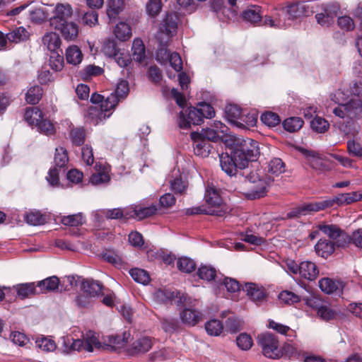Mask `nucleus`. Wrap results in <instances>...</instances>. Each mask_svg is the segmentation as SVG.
Returning a JSON list of instances; mask_svg holds the SVG:
<instances>
[{
  "mask_svg": "<svg viewBox=\"0 0 362 362\" xmlns=\"http://www.w3.org/2000/svg\"><path fill=\"white\" fill-rule=\"evenodd\" d=\"M185 308L180 313V317L182 323L189 326L194 327L198 322L202 320L203 314L198 310L187 307L185 305Z\"/></svg>",
  "mask_w": 362,
  "mask_h": 362,
  "instance_id": "14",
  "label": "nucleus"
},
{
  "mask_svg": "<svg viewBox=\"0 0 362 362\" xmlns=\"http://www.w3.org/2000/svg\"><path fill=\"white\" fill-rule=\"evenodd\" d=\"M28 37V32L23 27L17 28L6 35L7 40L16 43L25 40Z\"/></svg>",
  "mask_w": 362,
  "mask_h": 362,
  "instance_id": "42",
  "label": "nucleus"
},
{
  "mask_svg": "<svg viewBox=\"0 0 362 362\" xmlns=\"http://www.w3.org/2000/svg\"><path fill=\"white\" fill-rule=\"evenodd\" d=\"M29 13L30 20L36 23H42L47 18V15L41 7H31Z\"/></svg>",
  "mask_w": 362,
  "mask_h": 362,
  "instance_id": "60",
  "label": "nucleus"
},
{
  "mask_svg": "<svg viewBox=\"0 0 362 362\" xmlns=\"http://www.w3.org/2000/svg\"><path fill=\"white\" fill-rule=\"evenodd\" d=\"M27 223L33 226L42 225L46 223V216L38 211H30L24 216Z\"/></svg>",
  "mask_w": 362,
  "mask_h": 362,
  "instance_id": "38",
  "label": "nucleus"
},
{
  "mask_svg": "<svg viewBox=\"0 0 362 362\" xmlns=\"http://www.w3.org/2000/svg\"><path fill=\"white\" fill-rule=\"evenodd\" d=\"M305 5L303 3L293 4L281 9L279 17L287 18L289 21L307 15Z\"/></svg>",
  "mask_w": 362,
  "mask_h": 362,
  "instance_id": "17",
  "label": "nucleus"
},
{
  "mask_svg": "<svg viewBox=\"0 0 362 362\" xmlns=\"http://www.w3.org/2000/svg\"><path fill=\"white\" fill-rule=\"evenodd\" d=\"M197 274L200 279L209 281L214 279L216 271L211 266L202 265L199 268Z\"/></svg>",
  "mask_w": 362,
  "mask_h": 362,
  "instance_id": "56",
  "label": "nucleus"
},
{
  "mask_svg": "<svg viewBox=\"0 0 362 362\" xmlns=\"http://www.w3.org/2000/svg\"><path fill=\"white\" fill-rule=\"evenodd\" d=\"M317 228L329 238L335 240L341 235V230L336 225L320 223Z\"/></svg>",
  "mask_w": 362,
  "mask_h": 362,
  "instance_id": "37",
  "label": "nucleus"
},
{
  "mask_svg": "<svg viewBox=\"0 0 362 362\" xmlns=\"http://www.w3.org/2000/svg\"><path fill=\"white\" fill-rule=\"evenodd\" d=\"M35 344L44 352H52L57 347L56 342L50 337L40 336L36 339Z\"/></svg>",
  "mask_w": 362,
  "mask_h": 362,
  "instance_id": "31",
  "label": "nucleus"
},
{
  "mask_svg": "<svg viewBox=\"0 0 362 362\" xmlns=\"http://www.w3.org/2000/svg\"><path fill=\"white\" fill-rule=\"evenodd\" d=\"M133 349L137 353H145L152 346V341L149 337H142L135 341L132 344Z\"/></svg>",
  "mask_w": 362,
  "mask_h": 362,
  "instance_id": "51",
  "label": "nucleus"
},
{
  "mask_svg": "<svg viewBox=\"0 0 362 362\" xmlns=\"http://www.w3.org/2000/svg\"><path fill=\"white\" fill-rule=\"evenodd\" d=\"M177 16L174 13H168L162 20L157 34L158 40L168 42L169 39L173 36L177 28Z\"/></svg>",
  "mask_w": 362,
  "mask_h": 362,
  "instance_id": "8",
  "label": "nucleus"
},
{
  "mask_svg": "<svg viewBox=\"0 0 362 362\" xmlns=\"http://www.w3.org/2000/svg\"><path fill=\"white\" fill-rule=\"evenodd\" d=\"M199 136L203 139L207 141H216L219 139L223 140V135L218 134V132H216L215 129L208 127L199 133Z\"/></svg>",
  "mask_w": 362,
  "mask_h": 362,
  "instance_id": "61",
  "label": "nucleus"
},
{
  "mask_svg": "<svg viewBox=\"0 0 362 362\" xmlns=\"http://www.w3.org/2000/svg\"><path fill=\"white\" fill-rule=\"evenodd\" d=\"M203 121L197 107H189L182 110L178 117V125L182 129H188L192 124L198 125Z\"/></svg>",
  "mask_w": 362,
  "mask_h": 362,
  "instance_id": "9",
  "label": "nucleus"
},
{
  "mask_svg": "<svg viewBox=\"0 0 362 362\" xmlns=\"http://www.w3.org/2000/svg\"><path fill=\"white\" fill-rule=\"evenodd\" d=\"M129 274L132 279L137 283L146 285L150 281L148 273L141 269L134 268L129 271Z\"/></svg>",
  "mask_w": 362,
  "mask_h": 362,
  "instance_id": "45",
  "label": "nucleus"
},
{
  "mask_svg": "<svg viewBox=\"0 0 362 362\" xmlns=\"http://www.w3.org/2000/svg\"><path fill=\"white\" fill-rule=\"evenodd\" d=\"M103 69L98 66L92 64L87 65L81 71L80 75L84 80H88L92 76H96L102 74Z\"/></svg>",
  "mask_w": 362,
  "mask_h": 362,
  "instance_id": "49",
  "label": "nucleus"
},
{
  "mask_svg": "<svg viewBox=\"0 0 362 362\" xmlns=\"http://www.w3.org/2000/svg\"><path fill=\"white\" fill-rule=\"evenodd\" d=\"M35 283H26L16 285L15 289L18 296L21 298L30 297L32 295L38 294Z\"/></svg>",
  "mask_w": 362,
  "mask_h": 362,
  "instance_id": "32",
  "label": "nucleus"
},
{
  "mask_svg": "<svg viewBox=\"0 0 362 362\" xmlns=\"http://www.w3.org/2000/svg\"><path fill=\"white\" fill-rule=\"evenodd\" d=\"M318 274L319 270L314 262L305 261L300 264V276L305 279L313 281Z\"/></svg>",
  "mask_w": 362,
  "mask_h": 362,
  "instance_id": "22",
  "label": "nucleus"
},
{
  "mask_svg": "<svg viewBox=\"0 0 362 362\" xmlns=\"http://www.w3.org/2000/svg\"><path fill=\"white\" fill-rule=\"evenodd\" d=\"M329 126L328 122L320 117H315L310 122L312 129L318 133L325 132L328 129Z\"/></svg>",
  "mask_w": 362,
  "mask_h": 362,
  "instance_id": "59",
  "label": "nucleus"
},
{
  "mask_svg": "<svg viewBox=\"0 0 362 362\" xmlns=\"http://www.w3.org/2000/svg\"><path fill=\"white\" fill-rule=\"evenodd\" d=\"M43 45L50 51H54L60 46L61 41L59 35L55 33H48L42 37Z\"/></svg>",
  "mask_w": 362,
  "mask_h": 362,
  "instance_id": "36",
  "label": "nucleus"
},
{
  "mask_svg": "<svg viewBox=\"0 0 362 362\" xmlns=\"http://www.w3.org/2000/svg\"><path fill=\"white\" fill-rule=\"evenodd\" d=\"M128 211V207L124 209H103L96 212V216H104L107 219H117L121 218H129L126 213Z\"/></svg>",
  "mask_w": 362,
  "mask_h": 362,
  "instance_id": "30",
  "label": "nucleus"
},
{
  "mask_svg": "<svg viewBox=\"0 0 362 362\" xmlns=\"http://www.w3.org/2000/svg\"><path fill=\"white\" fill-rule=\"evenodd\" d=\"M333 113L346 120V127L349 131H355L357 122L362 119V100L351 99L334 108Z\"/></svg>",
  "mask_w": 362,
  "mask_h": 362,
  "instance_id": "3",
  "label": "nucleus"
},
{
  "mask_svg": "<svg viewBox=\"0 0 362 362\" xmlns=\"http://www.w3.org/2000/svg\"><path fill=\"white\" fill-rule=\"evenodd\" d=\"M236 344L241 350L247 351L252 346L253 340L250 334L241 333L236 338Z\"/></svg>",
  "mask_w": 362,
  "mask_h": 362,
  "instance_id": "54",
  "label": "nucleus"
},
{
  "mask_svg": "<svg viewBox=\"0 0 362 362\" xmlns=\"http://www.w3.org/2000/svg\"><path fill=\"white\" fill-rule=\"evenodd\" d=\"M24 117L30 125L35 127H37L43 119L42 112L37 107L27 108Z\"/></svg>",
  "mask_w": 362,
  "mask_h": 362,
  "instance_id": "27",
  "label": "nucleus"
},
{
  "mask_svg": "<svg viewBox=\"0 0 362 362\" xmlns=\"http://www.w3.org/2000/svg\"><path fill=\"white\" fill-rule=\"evenodd\" d=\"M61 222L64 226L77 227L85 223V218L82 213H78L73 215L63 216L61 219Z\"/></svg>",
  "mask_w": 362,
  "mask_h": 362,
  "instance_id": "41",
  "label": "nucleus"
},
{
  "mask_svg": "<svg viewBox=\"0 0 362 362\" xmlns=\"http://www.w3.org/2000/svg\"><path fill=\"white\" fill-rule=\"evenodd\" d=\"M284 129L289 132L298 131L303 125V121L300 117H290L283 123Z\"/></svg>",
  "mask_w": 362,
  "mask_h": 362,
  "instance_id": "52",
  "label": "nucleus"
},
{
  "mask_svg": "<svg viewBox=\"0 0 362 362\" xmlns=\"http://www.w3.org/2000/svg\"><path fill=\"white\" fill-rule=\"evenodd\" d=\"M95 172L89 178L93 185L107 184L110 180V168L108 165L98 162L94 166Z\"/></svg>",
  "mask_w": 362,
  "mask_h": 362,
  "instance_id": "11",
  "label": "nucleus"
},
{
  "mask_svg": "<svg viewBox=\"0 0 362 362\" xmlns=\"http://www.w3.org/2000/svg\"><path fill=\"white\" fill-rule=\"evenodd\" d=\"M245 177V190L243 192L250 199H259L264 197L269 189L272 180L259 170H250L244 175Z\"/></svg>",
  "mask_w": 362,
  "mask_h": 362,
  "instance_id": "2",
  "label": "nucleus"
},
{
  "mask_svg": "<svg viewBox=\"0 0 362 362\" xmlns=\"http://www.w3.org/2000/svg\"><path fill=\"white\" fill-rule=\"evenodd\" d=\"M239 121L238 127L249 128L255 127L257 122V115L255 112L246 114L243 112Z\"/></svg>",
  "mask_w": 362,
  "mask_h": 362,
  "instance_id": "43",
  "label": "nucleus"
},
{
  "mask_svg": "<svg viewBox=\"0 0 362 362\" xmlns=\"http://www.w3.org/2000/svg\"><path fill=\"white\" fill-rule=\"evenodd\" d=\"M244 290L247 296L256 304L267 301V293L262 286L253 283H247Z\"/></svg>",
  "mask_w": 362,
  "mask_h": 362,
  "instance_id": "15",
  "label": "nucleus"
},
{
  "mask_svg": "<svg viewBox=\"0 0 362 362\" xmlns=\"http://www.w3.org/2000/svg\"><path fill=\"white\" fill-rule=\"evenodd\" d=\"M83 350L92 352L94 349H100L103 347L102 343L99 341L96 334L93 332H88L83 336Z\"/></svg>",
  "mask_w": 362,
  "mask_h": 362,
  "instance_id": "24",
  "label": "nucleus"
},
{
  "mask_svg": "<svg viewBox=\"0 0 362 362\" xmlns=\"http://www.w3.org/2000/svg\"><path fill=\"white\" fill-rule=\"evenodd\" d=\"M347 151L351 156L362 157V146L359 142L355 140L347 141Z\"/></svg>",
  "mask_w": 362,
  "mask_h": 362,
  "instance_id": "64",
  "label": "nucleus"
},
{
  "mask_svg": "<svg viewBox=\"0 0 362 362\" xmlns=\"http://www.w3.org/2000/svg\"><path fill=\"white\" fill-rule=\"evenodd\" d=\"M119 101V99L117 98V96L114 93H111L105 99H103L100 110L97 107H90L88 112L90 122L97 125L109 117L110 114L107 115L106 112L113 110Z\"/></svg>",
  "mask_w": 362,
  "mask_h": 362,
  "instance_id": "6",
  "label": "nucleus"
},
{
  "mask_svg": "<svg viewBox=\"0 0 362 362\" xmlns=\"http://www.w3.org/2000/svg\"><path fill=\"white\" fill-rule=\"evenodd\" d=\"M205 329L211 336H219L223 329V324L218 320H211L205 324Z\"/></svg>",
  "mask_w": 362,
  "mask_h": 362,
  "instance_id": "48",
  "label": "nucleus"
},
{
  "mask_svg": "<svg viewBox=\"0 0 362 362\" xmlns=\"http://www.w3.org/2000/svg\"><path fill=\"white\" fill-rule=\"evenodd\" d=\"M69 160L68 154L63 147L56 148L54 153L55 165L61 168L66 165Z\"/></svg>",
  "mask_w": 362,
  "mask_h": 362,
  "instance_id": "57",
  "label": "nucleus"
},
{
  "mask_svg": "<svg viewBox=\"0 0 362 362\" xmlns=\"http://www.w3.org/2000/svg\"><path fill=\"white\" fill-rule=\"evenodd\" d=\"M81 288L85 293L93 297L99 295L102 291L101 284L98 281L88 279L82 281Z\"/></svg>",
  "mask_w": 362,
  "mask_h": 362,
  "instance_id": "34",
  "label": "nucleus"
},
{
  "mask_svg": "<svg viewBox=\"0 0 362 362\" xmlns=\"http://www.w3.org/2000/svg\"><path fill=\"white\" fill-rule=\"evenodd\" d=\"M42 95V89L39 86L30 87L26 93L25 100L30 104H37Z\"/></svg>",
  "mask_w": 362,
  "mask_h": 362,
  "instance_id": "46",
  "label": "nucleus"
},
{
  "mask_svg": "<svg viewBox=\"0 0 362 362\" xmlns=\"http://www.w3.org/2000/svg\"><path fill=\"white\" fill-rule=\"evenodd\" d=\"M317 314L322 319L330 320L337 316V312L329 306L323 305L318 308Z\"/></svg>",
  "mask_w": 362,
  "mask_h": 362,
  "instance_id": "62",
  "label": "nucleus"
},
{
  "mask_svg": "<svg viewBox=\"0 0 362 362\" xmlns=\"http://www.w3.org/2000/svg\"><path fill=\"white\" fill-rule=\"evenodd\" d=\"M191 139L194 141V151L197 156L206 157L210 152L209 143L199 136V132H192Z\"/></svg>",
  "mask_w": 362,
  "mask_h": 362,
  "instance_id": "19",
  "label": "nucleus"
},
{
  "mask_svg": "<svg viewBox=\"0 0 362 362\" xmlns=\"http://www.w3.org/2000/svg\"><path fill=\"white\" fill-rule=\"evenodd\" d=\"M175 178L170 180V187L175 192L182 194L187 189V182L182 180L179 171L175 172Z\"/></svg>",
  "mask_w": 362,
  "mask_h": 362,
  "instance_id": "50",
  "label": "nucleus"
},
{
  "mask_svg": "<svg viewBox=\"0 0 362 362\" xmlns=\"http://www.w3.org/2000/svg\"><path fill=\"white\" fill-rule=\"evenodd\" d=\"M130 334L124 332L122 335H110L103 338V344L104 346H110L112 349H117L124 347L128 342Z\"/></svg>",
  "mask_w": 362,
  "mask_h": 362,
  "instance_id": "20",
  "label": "nucleus"
},
{
  "mask_svg": "<svg viewBox=\"0 0 362 362\" xmlns=\"http://www.w3.org/2000/svg\"><path fill=\"white\" fill-rule=\"evenodd\" d=\"M114 34L119 40L126 41L131 37L132 30L129 25L124 22H120L116 25L114 29Z\"/></svg>",
  "mask_w": 362,
  "mask_h": 362,
  "instance_id": "33",
  "label": "nucleus"
},
{
  "mask_svg": "<svg viewBox=\"0 0 362 362\" xmlns=\"http://www.w3.org/2000/svg\"><path fill=\"white\" fill-rule=\"evenodd\" d=\"M242 110L237 105L230 104L225 107V115L227 119L235 126H238V122L242 115Z\"/></svg>",
  "mask_w": 362,
  "mask_h": 362,
  "instance_id": "29",
  "label": "nucleus"
},
{
  "mask_svg": "<svg viewBox=\"0 0 362 362\" xmlns=\"http://www.w3.org/2000/svg\"><path fill=\"white\" fill-rule=\"evenodd\" d=\"M362 199V192H352L341 194L333 199L304 204L293 209L286 215L287 218H292L305 216L311 212H317L332 206L335 203L338 204H349Z\"/></svg>",
  "mask_w": 362,
  "mask_h": 362,
  "instance_id": "1",
  "label": "nucleus"
},
{
  "mask_svg": "<svg viewBox=\"0 0 362 362\" xmlns=\"http://www.w3.org/2000/svg\"><path fill=\"white\" fill-rule=\"evenodd\" d=\"M156 207L151 205L147 207H143L140 205H132L128 207V211L126 213L129 218H136L141 220L146 217L153 215L156 211Z\"/></svg>",
  "mask_w": 362,
  "mask_h": 362,
  "instance_id": "16",
  "label": "nucleus"
},
{
  "mask_svg": "<svg viewBox=\"0 0 362 362\" xmlns=\"http://www.w3.org/2000/svg\"><path fill=\"white\" fill-rule=\"evenodd\" d=\"M66 62L73 65L79 64L83 60V54L76 45L69 46L65 53Z\"/></svg>",
  "mask_w": 362,
  "mask_h": 362,
  "instance_id": "28",
  "label": "nucleus"
},
{
  "mask_svg": "<svg viewBox=\"0 0 362 362\" xmlns=\"http://www.w3.org/2000/svg\"><path fill=\"white\" fill-rule=\"evenodd\" d=\"M315 250L318 256L327 258L334 251V245L326 239H320L315 245Z\"/></svg>",
  "mask_w": 362,
  "mask_h": 362,
  "instance_id": "25",
  "label": "nucleus"
},
{
  "mask_svg": "<svg viewBox=\"0 0 362 362\" xmlns=\"http://www.w3.org/2000/svg\"><path fill=\"white\" fill-rule=\"evenodd\" d=\"M319 287L325 293H339L342 291L344 284L342 281L330 278H322L319 282Z\"/></svg>",
  "mask_w": 362,
  "mask_h": 362,
  "instance_id": "18",
  "label": "nucleus"
},
{
  "mask_svg": "<svg viewBox=\"0 0 362 362\" xmlns=\"http://www.w3.org/2000/svg\"><path fill=\"white\" fill-rule=\"evenodd\" d=\"M268 171L271 174L279 175L285 171L284 163L280 158H273L269 163Z\"/></svg>",
  "mask_w": 362,
  "mask_h": 362,
  "instance_id": "58",
  "label": "nucleus"
},
{
  "mask_svg": "<svg viewBox=\"0 0 362 362\" xmlns=\"http://www.w3.org/2000/svg\"><path fill=\"white\" fill-rule=\"evenodd\" d=\"M83 341L74 339L71 336H64L60 339L59 351L66 355L73 354L83 351Z\"/></svg>",
  "mask_w": 362,
  "mask_h": 362,
  "instance_id": "12",
  "label": "nucleus"
},
{
  "mask_svg": "<svg viewBox=\"0 0 362 362\" xmlns=\"http://www.w3.org/2000/svg\"><path fill=\"white\" fill-rule=\"evenodd\" d=\"M59 284V279L52 276L48 278H46L44 280L40 281L37 284V287L39 288V293H46L48 291H55L58 288Z\"/></svg>",
  "mask_w": 362,
  "mask_h": 362,
  "instance_id": "26",
  "label": "nucleus"
},
{
  "mask_svg": "<svg viewBox=\"0 0 362 362\" xmlns=\"http://www.w3.org/2000/svg\"><path fill=\"white\" fill-rule=\"evenodd\" d=\"M219 160L222 170L230 177L236 175L238 168L243 169L245 168L243 161L239 158H235V151H233L232 155L227 153H221L219 155Z\"/></svg>",
  "mask_w": 362,
  "mask_h": 362,
  "instance_id": "10",
  "label": "nucleus"
},
{
  "mask_svg": "<svg viewBox=\"0 0 362 362\" xmlns=\"http://www.w3.org/2000/svg\"><path fill=\"white\" fill-rule=\"evenodd\" d=\"M338 26L344 31H351L355 28L354 20L349 16H342L337 19Z\"/></svg>",
  "mask_w": 362,
  "mask_h": 362,
  "instance_id": "63",
  "label": "nucleus"
},
{
  "mask_svg": "<svg viewBox=\"0 0 362 362\" xmlns=\"http://www.w3.org/2000/svg\"><path fill=\"white\" fill-rule=\"evenodd\" d=\"M260 119L263 124L269 127H276L281 122L279 116L276 113L272 112H267L262 114Z\"/></svg>",
  "mask_w": 362,
  "mask_h": 362,
  "instance_id": "55",
  "label": "nucleus"
},
{
  "mask_svg": "<svg viewBox=\"0 0 362 362\" xmlns=\"http://www.w3.org/2000/svg\"><path fill=\"white\" fill-rule=\"evenodd\" d=\"M132 57L134 60L141 62L145 58V47L141 39H135L132 45Z\"/></svg>",
  "mask_w": 362,
  "mask_h": 362,
  "instance_id": "40",
  "label": "nucleus"
},
{
  "mask_svg": "<svg viewBox=\"0 0 362 362\" xmlns=\"http://www.w3.org/2000/svg\"><path fill=\"white\" fill-rule=\"evenodd\" d=\"M336 14L328 12L327 10L324 13H317L315 15V18L317 23L323 27H329L334 22V17Z\"/></svg>",
  "mask_w": 362,
  "mask_h": 362,
  "instance_id": "53",
  "label": "nucleus"
},
{
  "mask_svg": "<svg viewBox=\"0 0 362 362\" xmlns=\"http://www.w3.org/2000/svg\"><path fill=\"white\" fill-rule=\"evenodd\" d=\"M234 151L235 158L243 161L244 166L246 167L248 161H255L259 155V149L257 141L247 138L235 137Z\"/></svg>",
  "mask_w": 362,
  "mask_h": 362,
  "instance_id": "4",
  "label": "nucleus"
},
{
  "mask_svg": "<svg viewBox=\"0 0 362 362\" xmlns=\"http://www.w3.org/2000/svg\"><path fill=\"white\" fill-rule=\"evenodd\" d=\"M176 264L180 271L185 273H190L196 268L194 261L186 257L179 258L177 260Z\"/></svg>",
  "mask_w": 362,
  "mask_h": 362,
  "instance_id": "47",
  "label": "nucleus"
},
{
  "mask_svg": "<svg viewBox=\"0 0 362 362\" xmlns=\"http://www.w3.org/2000/svg\"><path fill=\"white\" fill-rule=\"evenodd\" d=\"M205 201L207 208L204 210L198 209L196 213H205L206 214L223 216L227 211V206L223 203L218 190L211 185H208L205 192Z\"/></svg>",
  "mask_w": 362,
  "mask_h": 362,
  "instance_id": "5",
  "label": "nucleus"
},
{
  "mask_svg": "<svg viewBox=\"0 0 362 362\" xmlns=\"http://www.w3.org/2000/svg\"><path fill=\"white\" fill-rule=\"evenodd\" d=\"M122 8L123 0H110L107 9V15L110 20H115Z\"/></svg>",
  "mask_w": 362,
  "mask_h": 362,
  "instance_id": "39",
  "label": "nucleus"
},
{
  "mask_svg": "<svg viewBox=\"0 0 362 362\" xmlns=\"http://www.w3.org/2000/svg\"><path fill=\"white\" fill-rule=\"evenodd\" d=\"M258 343L262 347L263 354L266 357L278 358L281 356L279 349V341L271 333L265 332L259 335Z\"/></svg>",
  "mask_w": 362,
  "mask_h": 362,
  "instance_id": "7",
  "label": "nucleus"
},
{
  "mask_svg": "<svg viewBox=\"0 0 362 362\" xmlns=\"http://www.w3.org/2000/svg\"><path fill=\"white\" fill-rule=\"evenodd\" d=\"M244 21L256 25L262 21V13L258 6H250L247 7L242 14Z\"/></svg>",
  "mask_w": 362,
  "mask_h": 362,
  "instance_id": "23",
  "label": "nucleus"
},
{
  "mask_svg": "<svg viewBox=\"0 0 362 362\" xmlns=\"http://www.w3.org/2000/svg\"><path fill=\"white\" fill-rule=\"evenodd\" d=\"M73 9L68 4H58L54 8V16L50 18V24L52 27L58 23H64L72 16Z\"/></svg>",
  "mask_w": 362,
  "mask_h": 362,
  "instance_id": "13",
  "label": "nucleus"
},
{
  "mask_svg": "<svg viewBox=\"0 0 362 362\" xmlns=\"http://www.w3.org/2000/svg\"><path fill=\"white\" fill-rule=\"evenodd\" d=\"M103 259L114 265L115 267L122 268L124 265V259L117 252L112 250L105 252L103 255Z\"/></svg>",
  "mask_w": 362,
  "mask_h": 362,
  "instance_id": "44",
  "label": "nucleus"
},
{
  "mask_svg": "<svg viewBox=\"0 0 362 362\" xmlns=\"http://www.w3.org/2000/svg\"><path fill=\"white\" fill-rule=\"evenodd\" d=\"M56 30H59L66 40H74L78 37V27L73 22H66L59 24L54 27Z\"/></svg>",
  "mask_w": 362,
  "mask_h": 362,
  "instance_id": "21",
  "label": "nucleus"
},
{
  "mask_svg": "<svg viewBox=\"0 0 362 362\" xmlns=\"http://www.w3.org/2000/svg\"><path fill=\"white\" fill-rule=\"evenodd\" d=\"M284 353L290 358L301 359L304 358L303 350L297 344L285 343L283 346Z\"/></svg>",
  "mask_w": 362,
  "mask_h": 362,
  "instance_id": "35",
  "label": "nucleus"
}]
</instances>
